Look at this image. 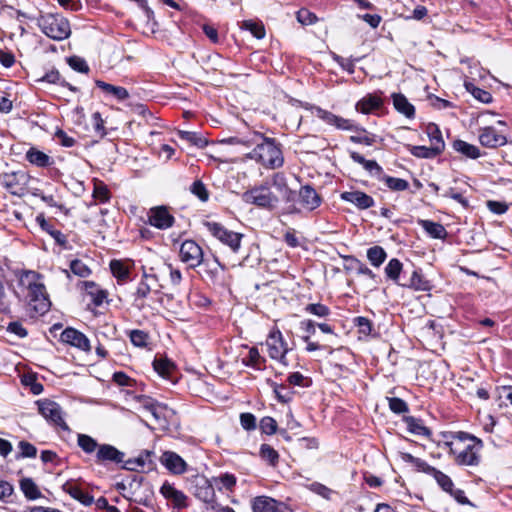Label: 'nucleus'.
Listing matches in <instances>:
<instances>
[{
	"mask_svg": "<svg viewBox=\"0 0 512 512\" xmlns=\"http://www.w3.org/2000/svg\"><path fill=\"white\" fill-rule=\"evenodd\" d=\"M110 270L118 283L124 284L129 280L130 267L123 260L113 259L110 262Z\"/></svg>",
	"mask_w": 512,
	"mask_h": 512,
	"instance_id": "obj_33",
	"label": "nucleus"
},
{
	"mask_svg": "<svg viewBox=\"0 0 512 512\" xmlns=\"http://www.w3.org/2000/svg\"><path fill=\"white\" fill-rule=\"evenodd\" d=\"M242 363L254 370L261 371L265 368L266 359L260 354L256 347H251L248 355L242 359Z\"/></svg>",
	"mask_w": 512,
	"mask_h": 512,
	"instance_id": "obj_34",
	"label": "nucleus"
},
{
	"mask_svg": "<svg viewBox=\"0 0 512 512\" xmlns=\"http://www.w3.org/2000/svg\"><path fill=\"white\" fill-rule=\"evenodd\" d=\"M38 412L50 424L60 427L64 431H69V426L64 420V413L61 406L50 399H40L36 401Z\"/></svg>",
	"mask_w": 512,
	"mask_h": 512,
	"instance_id": "obj_9",
	"label": "nucleus"
},
{
	"mask_svg": "<svg viewBox=\"0 0 512 512\" xmlns=\"http://www.w3.org/2000/svg\"><path fill=\"white\" fill-rule=\"evenodd\" d=\"M214 482L217 484H221L225 489L232 491L233 487L236 485V477L234 474L224 473L219 475L218 477L213 478Z\"/></svg>",
	"mask_w": 512,
	"mask_h": 512,
	"instance_id": "obj_64",
	"label": "nucleus"
},
{
	"mask_svg": "<svg viewBox=\"0 0 512 512\" xmlns=\"http://www.w3.org/2000/svg\"><path fill=\"white\" fill-rule=\"evenodd\" d=\"M37 82H47L50 84H59L63 87H67L70 91L76 92L77 88L61 79V75L58 70L52 69L46 72L41 78L37 79Z\"/></svg>",
	"mask_w": 512,
	"mask_h": 512,
	"instance_id": "obj_40",
	"label": "nucleus"
},
{
	"mask_svg": "<svg viewBox=\"0 0 512 512\" xmlns=\"http://www.w3.org/2000/svg\"><path fill=\"white\" fill-rule=\"evenodd\" d=\"M403 421L407 425V430L418 436L430 437L431 431L428 427H426L421 419L415 418L413 416H405Z\"/></svg>",
	"mask_w": 512,
	"mask_h": 512,
	"instance_id": "obj_35",
	"label": "nucleus"
},
{
	"mask_svg": "<svg viewBox=\"0 0 512 512\" xmlns=\"http://www.w3.org/2000/svg\"><path fill=\"white\" fill-rule=\"evenodd\" d=\"M417 223L431 238L444 240L448 236V232L441 223L425 219H418Z\"/></svg>",
	"mask_w": 512,
	"mask_h": 512,
	"instance_id": "obj_29",
	"label": "nucleus"
},
{
	"mask_svg": "<svg viewBox=\"0 0 512 512\" xmlns=\"http://www.w3.org/2000/svg\"><path fill=\"white\" fill-rule=\"evenodd\" d=\"M161 494L173 503L177 509H183L188 506L187 496L180 490L176 489L169 482H165L160 488Z\"/></svg>",
	"mask_w": 512,
	"mask_h": 512,
	"instance_id": "obj_22",
	"label": "nucleus"
},
{
	"mask_svg": "<svg viewBox=\"0 0 512 512\" xmlns=\"http://www.w3.org/2000/svg\"><path fill=\"white\" fill-rule=\"evenodd\" d=\"M354 324L358 328V332L364 336L370 335L373 331L372 322L366 317H356L354 319Z\"/></svg>",
	"mask_w": 512,
	"mask_h": 512,
	"instance_id": "obj_61",
	"label": "nucleus"
},
{
	"mask_svg": "<svg viewBox=\"0 0 512 512\" xmlns=\"http://www.w3.org/2000/svg\"><path fill=\"white\" fill-rule=\"evenodd\" d=\"M62 489L65 493L69 494L73 499L79 501L85 506H90L94 502V497L82 488L73 480L67 481L63 484Z\"/></svg>",
	"mask_w": 512,
	"mask_h": 512,
	"instance_id": "obj_24",
	"label": "nucleus"
},
{
	"mask_svg": "<svg viewBox=\"0 0 512 512\" xmlns=\"http://www.w3.org/2000/svg\"><path fill=\"white\" fill-rule=\"evenodd\" d=\"M367 258L371 265L380 267L387 258V253L383 247L375 245L367 250Z\"/></svg>",
	"mask_w": 512,
	"mask_h": 512,
	"instance_id": "obj_43",
	"label": "nucleus"
},
{
	"mask_svg": "<svg viewBox=\"0 0 512 512\" xmlns=\"http://www.w3.org/2000/svg\"><path fill=\"white\" fill-rule=\"evenodd\" d=\"M394 108L407 118H414L415 107L408 101V99L401 93L392 94Z\"/></svg>",
	"mask_w": 512,
	"mask_h": 512,
	"instance_id": "obj_32",
	"label": "nucleus"
},
{
	"mask_svg": "<svg viewBox=\"0 0 512 512\" xmlns=\"http://www.w3.org/2000/svg\"><path fill=\"white\" fill-rule=\"evenodd\" d=\"M20 489L29 500H36L42 496L38 486L31 478H23L20 480Z\"/></svg>",
	"mask_w": 512,
	"mask_h": 512,
	"instance_id": "obj_41",
	"label": "nucleus"
},
{
	"mask_svg": "<svg viewBox=\"0 0 512 512\" xmlns=\"http://www.w3.org/2000/svg\"><path fill=\"white\" fill-rule=\"evenodd\" d=\"M259 428L262 433L273 435L277 431V422L274 418L266 416L260 420Z\"/></svg>",
	"mask_w": 512,
	"mask_h": 512,
	"instance_id": "obj_62",
	"label": "nucleus"
},
{
	"mask_svg": "<svg viewBox=\"0 0 512 512\" xmlns=\"http://www.w3.org/2000/svg\"><path fill=\"white\" fill-rule=\"evenodd\" d=\"M86 292L92 296V301L95 305L99 306L106 298V292L99 289L98 286L92 281L84 282Z\"/></svg>",
	"mask_w": 512,
	"mask_h": 512,
	"instance_id": "obj_47",
	"label": "nucleus"
},
{
	"mask_svg": "<svg viewBox=\"0 0 512 512\" xmlns=\"http://www.w3.org/2000/svg\"><path fill=\"white\" fill-rule=\"evenodd\" d=\"M245 144H255V148L247 154V157L260 163L267 169H277L283 166L284 156L281 144L274 138L265 137L259 132H254L251 138L243 141Z\"/></svg>",
	"mask_w": 512,
	"mask_h": 512,
	"instance_id": "obj_3",
	"label": "nucleus"
},
{
	"mask_svg": "<svg viewBox=\"0 0 512 512\" xmlns=\"http://www.w3.org/2000/svg\"><path fill=\"white\" fill-rule=\"evenodd\" d=\"M306 313L315 315L320 318H325L330 315L331 311L329 307L321 303H310L307 304L304 308Z\"/></svg>",
	"mask_w": 512,
	"mask_h": 512,
	"instance_id": "obj_54",
	"label": "nucleus"
},
{
	"mask_svg": "<svg viewBox=\"0 0 512 512\" xmlns=\"http://www.w3.org/2000/svg\"><path fill=\"white\" fill-rule=\"evenodd\" d=\"M350 157L354 162L362 165L363 168L372 176H374L378 181L380 180L381 176H383L384 170L375 160H367L358 152H351Z\"/></svg>",
	"mask_w": 512,
	"mask_h": 512,
	"instance_id": "obj_28",
	"label": "nucleus"
},
{
	"mask_svg": "<svg viewBox=\"0 0 512 512\" xmlns=\"http://www.w3.org/2000/svg\"><path fill=\"white\" fill-rule=\"evenodd\" d=\"M403 264L397 258H392L386 265L384 271L388 279L394 283L399 282V278L403 272Z\"/></svg>",
	"mask_w": 512,
	"mask_h": 512,
	"instance_id": "obj_42",
	"label": "nucleus"
},
{
	"mask_svg": "<svg viewBox=\"0 0 512 512\" xmlns=\"http://www.w3.org/2000/svg\"><path fill=\"white\" fill-rule=\"evenodd\" d=\"M444 437L447 439L445 446L449 448L457 465L477 466L480 463L482 440L463 431L449 432Z\"/></svg>",
	"mask_w": 512,
	"mask_h": 512,
	"instance_id": "obj_2",
	"label": "nucleus"
},
{
	"mask_svg": "<svg viewBox=\"0 0 512 512\" xmlns=\"http://www.w3.org/2000/svg\"><path fill=\"white\" fill-rule=\"evenodd\" d=\"M60 340L63 343L76 347L84 352L91 350L89 339L79 330L68 327L60 335Z\"/></svg>",
	"mask_w": 512,
	"mask_h": 512,
	"instance_id": "obj_16",
	"label": "nucleus"
},
{
	"mask_svg": "<svg viewBox=\"0 0 512 512\" xmlns=\"http://www.w3.org/2000/svg\"><path fill=\"white\" fill-rule=\"evenodd\" d=\"M77 443L86 454L97 452L100 446L94 438L86 434H78Z\"/></svg>",
	"mask_w": 512,
	"mask_h": 512,
	"instance_id": "obj_46",
	"label": "nucleus"
},
{
	"mask_svg": "<svg viewBox=\"0 0 512 512\" xmlns=\"http://www.w3.org/2000/svg\"><path fill=\"white\" fill-rule=\"evenodd\" d=\"M148 223L160 230H166L173 226L175 218L170 214L166 206H155L147 212Z\"/></svg>",
	"mask_w": 512,
	"mask_h": 512,
	"instance_id": "obj_13",
	"label": "nucleus"
},
{
	"mask_svg": "<svg viewBox=\"0 0 512 512\" xmlns=\"http://www.w3.org/2000/svg\"><path fill=\"white\" fill-rule=\"evenodd\" d=\"M242 199L247 204L267 210H274L282 200L287 204L286 214L301 213V208L295 204L296 191L289 187L283 172L273 173L262 184L248 189L242 194Z\"/></svg>",
	"mask_w": 512,
	"mask_h": 512,
	"instance_id": "obj_1",
	"label": "nucleus"
},
{
	"mask_svg": "<svg viewBox=\"0 0 512 512\" xmlns=\"http://www.w3.org/2000/svg\"><path fill=\"white\" fill-rule=\"evenodd\" d=\"M203 225L206 229L218 239L221 243L231 248L233 252H237L241 246L243 235L226 229L222 224L217 222L205 221Z\"/></svg>",
	"mask_w": 512,
	"mask_h": 512,
	"instance_id": "obj_11",
	"label": "nucleus"
},
{
	"mask_svg": "<svg viewBox=\"0 0 512 512\" xmlns=\"http://www.w3.org/2000/svg\"><path fill=\"white\" fill-rule=\"evenodd\" d=\"M410 153L417 157V158H423V159H432L440 155L441 153L437 148H434L432 146H409Z\"/></svg>",
	"mask_w": 512,
	"mask_h": 512,
	"instance_id": "obj_45",
	"label": "nucleus"
},
{
	"mask_svg": "<svg viewBox=\"0 0 512 512\" xmlns=\"http://www.w3.org/2000/svg\"><path fill=\"white\" fill-rule=\"evenodd\" d=\"M379 181L384 182L385 185L392 191H405L409 188V183L407 180L392 177L386 175L385 173L383 174V176H381Z\"/></svg>",
	"mask_w": 512,
	"mask_h": 512,
	"instance_id": "obj_44",
	"label": "nucleus"
},
{
	"mask_svg": "<svg viewBox=\"0 0 512 512\" xmlns=\"http://www.w3.org/2000/svg\"><path fill=\"white\" fill-rule=\"evenodd\" d=\"M29 176L23 171L0 174V185L10 194L23 197L27 193Z\"/></svg>",
	"mask_w": 512,
	"mask_h": 512,
	"instance_id": "obj_10",
	"label": "nucleus"
},
{
	"mask_svg": "<svg viewBox=\"0 0 512 512\" xmlns=\"http://www.w3.org/2000/svg\"><path fill=\"white\" fill-rule=\"evenodd\" d=\"M129 338L136 347L144 348L148 345L149 335L143 330L135 329L130 331Z\"/></svg>",
	"mask_w": 512,
	"mask_h": 512,
	"instance_id": "obj_53",
	"label": "nucleus"
},
{
	"mask_svg": "<svg viewBox=\"0 0 512 512\" xmlns=\"http://www.w3.org/2000/svg\"><path fill=\"white\" fill-rule=\"evenodd\" d=\"M178 135L182 140H185L198 148H204L208 143L207 140L197 132L179 131Z\"/></svg>",
	"mask_w": 512,
	"mask_h": 512,
	"instance_id": "obj_49",
	"label": "nucleus"
},
{
	"mask_svg": "<svg viewBox=\"0 0 512 512\" xmlns=\"http://www.w3.org/2000/svg\"><path fill=\"white\" fill-rule=\"evenodd\" d=\"M37 274L34 272H26L20 278V284L27 289L25 295L28 306L37 314L43 315L50 308V301L46 293L45 286L36 281Z\"/></svg>",
	"mask_w": 512,
	"mask_h": 512,
	"instance_id": "obj_4",
	"label": "nucleus"
},
{
	"mask_svg": "<svg viewBox=\"0 0 512 512\" xmlns=\"http://www.w3.org/2000/svg\"><path fill=\"white\" fill-rule=\"evenodd\" d=\"M400 457L404 462L412 464L418 472H423L425 474L432 476L443 491L447 493L452 491L454 483L452 479L442 471L429 465L425 460L414 457L410 453L401 452Z\"/></svg>",
	"mask_w": 512,
	"mask_h": 512,
	"instance_id": "obj_7",
	"label": "nucleus"
},
{
	"mask_svg": "<svg viewBox=\"0 0 512 512\" xmlns=\"http://www.w3.org/2000/svg\"><path fill=\"white\" fill-rule=\"evenodd\" d=\"M67 62L69 64V66L77 72L88 73V71H89V66H88L87 62L79 56L69 57L67 59Z\"/></svg>",
	"mask_w": 512,
	"mask_h": 512,
	"instance_id": "obj_63",
	"label": "nucleus"
},
{
	"mask_svg": "<svg viewBox=\"0 0 512 512\" xmlns=\"http://www.w3.org/2000/svg\"><path fill=\"white\" fill-rule=\"evenodd\" d=\"M37 23L47 37L56 41L67 39L71 34L69 21L60 14L41 15Z\"/></svg>",
	"mask_w": 512,
	"mask_h": 512,
	"instance_id": "obj_5",
	"label": "nucleus"
},
{
	"mask_svg": "<svg viewBox=\"0 0 512 512\" xmlns=\"http://www.w3.org/2000/svg\"><path fill=\"white\" fill-rule=\"evenodd\" d=\"M93 197L101 203H106L110 199V191L104 183H96L94 185Z\"/></svg>",
	"mask_w": 512,
	"mask_h": 512,
	"instance_id": "obj_60",
	"label": "nucleus"
},
{
	"mask_svg": "<svg viewBox=\"0 0 512 512\" xmlns=\"http://www.w3.org/2000/svg\"><path fill=\"white\" fill-rule=\"evenodd\" d=\"M205 267V274L210 278L213 283L223 284V273L224 266L218 261L217 258H214L212 262L206 261L203 263Z\"/></svg>",
	"mask_w": 512,
	"mask_h": 512,
	"instance_id": "obj_31",
	"label": "nucleus"
},
{
	"mask_svg": "<svg viewBox=\"0 0 512 512\" xmlns=\"http://www.w3.org/2000/svg\"><path fill=\"white\" fill-rule=\"evenodd\" d=\"M70 270L76 276L86 278L91 274V269L81 260L75 259L70 263Z\"/></svg>",
	"mask_w": 512,
	"mask_h": 512,
	"instance_id": "obj_57",
	"label": "nucleus"
},
{
	"mask_svg": "<svg viewBox=\"0 0 512 512\" xmlns=\"http://www.w3.org/2000/svg\"><path fill=\"white\" fill-rule=\"evenodd\" d=\"M153 368L161 377L172 380V373L175 371V365L170 360L155 358L153 361Z\"/></svg>",
	"mask_w": 512,
	"mask_h": 512,
	"instance_id": "obj_38",
	"label": "nucleus"
},
{
	"mask_svg": "<svg viewBox=\"0 0 512 512\" xmlns=\"http://www.w3.org/2000/svg\"><path fill=\"white\" fill-rule=\"evenodd\" d=\"M242 27L250 31L252 35L257 39H262L265 37V28L261 23L254 22L252 20H247L243 22Z\"/></svg>",
	"mask_w": 512,
	"mask_h": 512,
	"instance_id": "obj_58",
	"label": "nucleus"
},
{
	"mask_svg": "<svg viewBox=\"0 0 512 512\" xmlns=\"http://www.w3.org/2000/svg\"><path fill=\"white\" fill-rule=\"evenodd\" d=\"M36 222L43 231L48 233L55 240L57 245L65 249L67 248V236L60 230L55 229L54 225L47 221L43 214L37 215Z\"/></svg>",
	"mask_w": 512,
	"mask_h": 512,
	"instance_id": "obj_26",
	"label": "nucleus"
},
{
	"mask_svg": "<svg viewBox=\"0 0 512 512\" xmlns=\"http://www.w3.org/2000/svg\"><path fill=\"white\" fill-rule=\"evenodd\" d=\"M125 454L110 444H101L96 452V462L99 464L124 462Z\"/></svg>",
	"mask_w": 512,
	"mask_h": 512,
	"instance_id": "obj_18",
	"label": "nucleus"
},
{
	"mask_svg": "<svg viewBox=\"0 0 512 512\" xmlns=\"http://www.w3.org/2000/svg\"><path fill=\"white\" fill-rule=\"evenodd\" d=\"M253 512H293L282 502L268 496H257L252 501Z\"/></svg>",
	"mask_w": 512,
	"mask_h": 512,
	"instance_id": "obj_14",
	"label": "nucleus"
},
{
	"mask_svg": "<svg viewBox=\"0 0 512 512\" xmlns=\"http://www.w3.org/2000/svg\"><path fill=\"white\" fill-rule=\"evenodd\" d=\"M265 346L267 348V353L272 360L277 361L284 367L289 366L286 355L291 349L279 329L275 328L270 331L265 341Z\"/></svg>",
	"mask_w": 512,
	"mask_h": 512,
	"instance_id": "obj_8",
	"label": "nucleus"
},
{
	"mask_svg": "<svg viewBox=\"0 0 512 512\" xmlns=\"http://www.w3.org/2000/svg\"><path fill=\"white\" fill-rule=\"evenodd\" d=\"M141 280L135 291L136 299H146L148 295L153 292L155 294L161 293L164 285L161 283L160 266L145 267L142 266Z\"/></svg>",
	"mask_w": 512,
	"mask_h": 512,
	"instance_id": "obj_6",
	"label": "nucleus"
},
{
	"mask_svg": "<svg viewBox=\"0 0 512 512\" xmlns=\"http://www.w3.org/2000/svg\"><path fill=\"white\" fill-rule=\"evenodd\" d=\"M479 141L488 148H496L506 144V137L498 133L493 127H484L480 130Z\"/></svg>",
	"mask_w": 512,
	"mask_h": 512,
	"instance_id": "obj_23",
	"label": "nucleus"
},
{
	"mask_svg": "<svg viewBox=\"0 0 512 512\" xmlns=\"http://www.w3.org/2000/svg\"><path fill=\"white\" fill-rule=\"evenodd\" d=\"M343 259L346 262H351L352 264H354L355 270L359 275H364L370 279L375 278L374 272L370 268H368L364 263H362L359 259H357L356 257L347 255V256H343Z\"/></svg>",
	"mask_w": 512,
	"mask_h": 512,
	"instance_id": "obj_51",
	"label": "nucleus"
},
{
	"mask_svg": "<svg viewBox=\"0 0 512 512\" xmlns=\"http://www.w3.org/2000/svg\"><path fill=\"white\" fill-rule=\"evenodd\" d=\"M190 192L202 202H206L209 199V192L201 180H196L192 183Z\"/></svg>",
	"mask_w": 512,
	"mask_h": 512,
	"instance_id": "obj_55",
	"label": "nucleus"
},
{
	"mask_svg": "<svg viewBox=\"0 0 512 512\" xmlns=\"http://www.w3.org/2000/svg\"><path fill=\"white\" fill-rule=\"evenodd\" d=\"M425 131L429 137L431 146L437 148L439 152L442 153L445 148V142L443 140L442 133L439 127L435 123H429L426 126Z\"/></svg>",
	"mask_w": 512,
	"mask_h": 512,
	"instance_id": "obj_37",
	"label": "nucleus"
},
{
	"mask_svg": "<svg viewBox=\"0 0 512 512\" xmlns=\"http://www.w3.org/2000/svg\"><path fill=\"white\" fill-rule=\"evenodd\" d=\"M361 132L359 135L350 136V141L356 144H364L367 146H371L375 143L376 136L374 134L368 133L365 129H357Z\"/></svg>",
	"mask_w": 512,
	"mask_h": 512,
	"instance_id": "obj_56",
	"label": "nucleus"
},
{
	"mask_svg": "<svg viewBox=\"0 0 512 512\" xmlns=\"http://www.w3.org/2000/svg\"><path fill=\"white\" fill-rule=\"evenodd\" d=\"M179 256L183 263L189 268H196L204 263V252L202 247L194 240H185L179 250Z\"/></svg>",
	"mask_w": 512,
	"mask_h": 512,
	"instance_id": "obj_12",
	"label": "nucleus"
},
{
	"mask_svg": "<svg viewBox=\"0 0 512 512\" xmlns=\"http://www.w3.org/2000/svg\"><path fill=\"white\" fill-rule=\"evenodd\" d=\"M407 288L414 291L427 292L432 289V284L422 273L421 269L413 268L409 274V282L406 283Z\"/></svg>",
	"mask_w": 512,
	"mask_h": 512,
	"instance_id": "obj_27",
	"label": "nucleus"
},
{
	"mask_svg": "<svg viewBox=\"0 0 512 512\" xmlns=\"http://www.w3.org/2000/svg\"><path fill=\"white\" fill-rule=\"evenodd\" d=\"M260 456L271 466H276L279 460L278 452L268 444H262L260 447Z\"/></svg>",
	"mask_w": 512,
	"mask_h": 512,
	"instance_id": "obj_52",
	"label": "nucleus"
},
{
	"mask_svg": "<svg viewBox=\"0 0 512 512\" xmlns=\"http://www.w3.org/2000/svg\"><path fill=\"white\" fill-rule=\"evenodd\" d=\"M194 496L206 504L215 501V490L213 485L205 477H197L194 481Z\"/></svg>",
	"mask_w": 512,
	"mask_h": 512,
	"instance_id": "obj_19",
	"label": "nucleus"
},
{
	"mask_svg": "<svg viewBox=\"0 0 512 512\" xmlns=\"http://www.w3.org/2000/svg\"><path fill=\"white\" fill-rule=\"evenodd\" d=\"M95 84L104 93L112 95L115 99H117L119 101L126 100L129 97V92L124 87L114 86V85L106 83L102 80H96Z\"/></svg>",
	"mask_w": 512,
	"mask_h": 512,
	"instance_id": "obj_36",
	"label": "nucleus"
},
{
	"mask_svg": "<svg viewBox=\"0 0 512 512\" xmlns=\"http://www.w3.org/2000/svg\"><path fill=\"white\" fill-rule=\"evenodd\" d=\"M161 462L173 474H183L187 470L186 462L175 452H164Z\"/></svg>",
	"mask_w": 512,
	"mask_h": 512,
	"instance_id": "obj_25",
	"label": "nucleus"
},
{
	"mask_svg": "<svg viewBox=\"0 0 512 512\" xmlns=\"http://www.w3.org/2000/svg\"><path fill=\"white\" fill-rule=\"evenodd\" d=\"M453 148L467 158L477 159L481 156L480 150L477 146L469 144L463 140H455L453 142Z\"/></svg>",
	"mask_w": 512,
	"mask_h": 512,
	"instance_id": "obj_39",
	"label": "nucleus"
},
{
	"mask_svg": "<svg viewBox=\"0 0 512 512\" xmlns=\"http://www.w3.org/2000/svg\"><path fill=\"white\" fill-rule=\"evenodd\" d=\"M465 87L468 92L472 94V96L478 101L488 104L493 100L492 94L484 89H481L475 86L473 83H465Z\"/></svg>",
	"mask_w": 512,
	"mask_h": 512,
	"instance_id": "obj_48",
	"label": "nucleus"
},
{
	"mask_svg": "<svg viewBox=\"0 0 512 512\" xmlns=\"http://www.w3.org/2000/svg\"><path fill=\"white\" fill-rule=\"evenodd\" d=\"M382 92L369 93L356 103V110L363 114H370L383 107Z\"/></svg>",
	"mask_w": 512,
	"mask_h": 512,
	"instance_id": "obj_20",
	"label": "nucleus"
},
{
	"mask_svg": "<svg viewBox=\"0 0 512 512\" xmlns=\"http://www.w3.org/2000/svg\"><path fill=\"white\" fill-rule=\"evenodd\" d=\"M161 275L169 273L170 282L173 286H178L182 281V274L179 269H175L172 264L169 263H161L160 265Z\"/></svg>",
	"mask_w": 512,
	"mask_h": 512,
	"instance_id": "obj_50",
	"label": "nucleus"
},
{
	"mask_svg": "<svg viewBox=\"0 0 512 512\" xmlns=\"http://www.w3.org/2000/svg\"><path fill=\"white\" fill-rule=\"evenodd\" d=\"M316 115L318 118L322 119L329 125L335 126L337 129L348 131L358 129V127L353 123L352 120L337 116L322 108H317Z\"/></svg>",
	"mask_w": 512,
	"mask_h": 512,
	"instance_id": "obj_21",
	"label": "nucleus"
},
{
	"mask_svg": "<svg viewBox=\"0 0 512 512\" xmlns=\"http://www.w3.org/2000/svg\"><path fill=\"white\" fill-rule=\"evenodd\" d=\"M301 207L306 211H314L321 203L322 198L311 185H304L296 192Z\"/></svg>",
	"mask_w": 512,
	"mask_h": 512,
	"instance_id": "obj_15",
	"label": "nucleus"
},
{
	"mask_svg": "<svg viewBox=\"0 0 512 512\" xmlns=\"http://www.w3.org/2000/svg\"><path fill=\"white\" fill-rule=\"evenodd\" d=\"M26 160L37 167L45 168L54 164V160L52 157L47 155L46 153L38 150L35 147H31L26 152Z\"/></svg>",
	"mask_w": 512,
	"mask_h": 512,
	"instance_id": "obj_30",
	"label": "nucleus"
},
{
	"mask_svg": "<svg viewBox=\"0 0 512 512\" xmlns=\"http://www.w3.org/2000/svg\"><path fill=\"white\" fill-rule=\"evenodd\" d=\"M387 399L389 408L393 413L403 414L409 411L408 404L403 399L398 397H390Z\"/></svg>",
	"mask_w": 512,
	"mask_h": 512,
	"instance_id": "obj_59",
	"label": "nucleus"
},
{
	"mask_svg": "<svg viewBox=\"0 0 512 512\" xmlns=\"http://www.w3.org/2000/svg\"><path fill=\"white\" fill-rule=\"evenodd\" d=\"M340 198L345 202L353 204L359 210H366L375 205L373 197L360 190L342 192Z\"/></svg>",
	"mask_w": 512,
	"mask_h": 512,
	"instance_id": "obj_17",
	"label": "nucleus"
}]
</instances>
